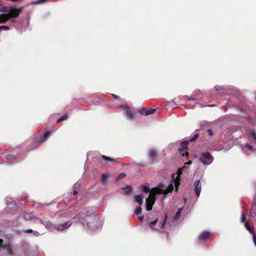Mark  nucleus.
<instances>
[{
	"label": "nucleus",
	"mask_w": 256,
	"mask_h": 256,
	"mask_svg": "<svg viewBox=\"0 0 256 256\" xmlns=\"http://www.w3.org/2000/svg\"><path fill=\"white\" fill-rule=\"evenodd\" d=\"M192 163L190 160L184 164V166L178 170L176 174H172V182L168 185V186L164 185L163 184H160L158 187L152 188L150 190L148 186H142V190L146 193L150 192L149 196L146 199V208L147 210H150L152 209L153 204L155 202V196L158 194H163L164 198H166V194L168 192H172L174 187L176 188V190L177 191L178 186L180 184V176L183 172H186L189 166Z\"/></svg>",
	"instance_id": "f257e3e1"
},
{
	"label": "nucleus",
	"mask_w": 256,
	"mask_h": 256,
	"mask_svg": "<svg viewBox=\"0 0 256 256\" xmlns=\"http://www.w3.org/2000/svg\"><path fill=\"white\" fill-rule=\"evenodd\" d=\"M77 222H80L86 230L94 232L102 226V221L98 217L94 210L86 208L74 217Z\"/></svg>",
	"instance_id": "f03ea898"
},
{
	"label": "nucleus",
	"mask_w": 256,
	"mask_h": 256,
	"mask_svg": "<svg viewBox=\"0 0 256 256\" xmlns=\"http://www.w3.org/2000/svg\"><path fill=\"white\" fill-rule=\"evenodd\" d=\"M22 11V8L12 9L8 14H0V24H4L12 18H16Z\"/></svg>",
	"instance_id": "7ed1b4c3"
},
{
	"label": "nucleus",
	"mask_w": 256,
	"mask_h": 256,
	"mask_svg": "<svg viewBox=\"0 0 256 256\" xmlns=\"http://www.w3.org/2000/svg\"><path fill=\"white\" fill-rule=\"evenodd\" d=\"M166 219L167 214H166L164 220L160 221L158 225H156L158 219L156 218L154 220L150 222L148 224V226L151 229L156 231H159L164 228Z\"/></svg>",
	"instance_id": "20e7f679"
},
{
	"label": "nucleus",
	"mask_w": 256,
	"mask_h": 256,
	"mask_svg": "<svg viewBox=\"0 0 256 256\" xmlns=\"http://www.w3.org/2000/svg\"><path fill=\"white\" fill-rule=\"evenodd\" d=\"M94 160L97 166L102 167L104 166L106 162H112V158L104 155L99 154L94 158Z\"/></svg>",
	"instance_id": "39448f33"
},
{
	"label": "nucleus",
	"mask_w": 256,
	"mask_h": 256,
	"mask_svg": "<svg viewBox=\"0 0 256 256\" xmlns=\"http://www.w3.org/2000/svg\"><path fill=\"white\" fill-rule=\"evenodd\" d=\"M214 157L208 152H202L198 158V160L204 165H209L214 161Z\"/></svg>",
	"instance_id": "423d86ee"
},
{
	"label": "nucleus",
	"mask_w": 256,
	"mask_h": 256,
	"mask_svg": "<svg viewBox=\"0 0 256 256\" xmlns=\"http://www.w3.org/2000/svg\"><path fill=\"white\" fill-rule=\"evenodd\" d=\"M119 108H122L124 110V116L128 120H134L135 118L134 115L132 112L130 110L127 104H120L118 106Z\"/></svg>",
	"instance_id": "0eeeda50"
},
{
	"label": "nucleus",
	"mask_w": 256,
	"mask_h": 256,
	"mask_svg": "<svg viewBox=\"0 0 256 256\" xmlns=\"http://www.w3.org/2000/svg\"><path fill=\"white\" fill-rule=\"evenodd\" d=\"M241 222H245L244 226L246 229L251 234H252V238L254 245L256 246V236L255 234L254 230L251 228L247 222H246V217L244 213L242 214Z\"/></svg>",
	"instance_id": "6e6552de"
},
{
	"label": "nucleus",
	"mask_w": 256,
	"mask_h": 256,
	"mask_svg": "<svg viewBox=\"0 0 256 256\" xmlns=\"http://www.w3.org/2000/svg\"><path fill=\"white\" fill-rule=\"evenodd\" d=\"M51 134L52 132H50L46 131L43 135L36 137L34 142L38 144L44 142L48 139Z\"/></svg>",
	"instance_id": "1a4fd4ad"
},
{
	"label": "nucleus",
	"mask_w": 256,
	"mask_h": 256,
	"mask_svg": "<svg viewBox=\"0 0 256 256\" xmlns=\"http://www.w3.org/2000/svg\"><path fill=\"white\" fill-rule=\"evenodd\" d=\"M188 141H184L180 144V148H179L178 151L182 156H186L188 157V153L186 151L188 150Z\"/></svg>",
	"instance_id": "9d476101"
},
{
	"label": "nucleus",
	"mask_w": 256,
	"mask_h": 256,
	"mask_svg": "<svg viewBox=\"0 0 256 256\" xmlns=\"http://www.w3.org/2000/svg\"><path fill=\"white\" fill-rule=\"evenodd\" d=\"M193 186L196 196L198 198L200 196L202 190V186L199 180H196L194 182Z\"/></svg>",
	"instance_id": "9b49d317"
},
{
	"label": "nucleus",
	"mask_w": 256,
	"mask_h": 256,
	"mask_svg": "<svg viewBox=\"0 0 256 256\" xmlns=\"http://www.w3.org/2000/svg\"><path fill=\"white\" fill-rule=\"evenodd\" d=\"M72 224L70 221L66 222L62 224H58L56 225L55 229L58 231H62L70 228Z\"/></svg>",
	"instance_id": "f8f14e48"
},
{
	"label": "nucleus",
	"mask_w": 256,
	"mask_h": 256,
	"mask_svg": "<svg viewBox=\"0 0 256 256\" xmlns=\"http://www.w3.org/2000/svg\"><path fill=\"white\" fill-rule=\"evenodd\" d=\"M109 178L110 176L107 172L104 173L102 174L100 182L102 186L104 187H106L108 185Z\"/></svg>",
	"instance_id": "ddd939ff"
},
{
	"label": "nucleus",
	"mask_w": 256,
	"mask_h": 256,
	"mask_svg": "<svg viewBox=\"0 0 256 256\" xmlns=\"http://www.w3.org/2000/svg\"><path fill=\"white\" fill-rule=\"evenodd\" d=\"M40 222L44 224L47 229L53 230L55 229L56 224H53L50 220H40Z\"/></svg>",
	"instance_id": "4468645a"
},
{
	"label": "nucleus",
	"mask_w": 256,
	"mask_h": 256,
	"mask_svg": "<svg viewBox=\"0 0 256 256\" xmlns=\"http://www.w3.org/2000/svg\"><path fill=\"white\" fill-rule=\"evenodd\" d=\"M210 236V232L208 231H204L200 233L198 236V238L200 240H206Z\"/></svg>",
	"instance_id": "2eb2a0df"
},
{
	"label": "nucleus",
	"mask_w": 256,
	"mask_h": 256,
	"mask_svg": "<svg viewBox=\"0 0 256 256\" xmlns=\"http://www.w3.org/2000/svg\"><path fill=\"white\" fill-rule=\"evenodd\" d=\"M155 111V109L151 108L148 110H147L146 108H143L142 110L140 111V112L142 115L148 116L154 114Z\"/></svg>",
	"instance_id": "dca6fc26"
},
{
	"label": "nucleus",
	"mask_w": 256,
	"mask_h": 256,
	"mask_svg": "<svg viewBox=\"0 0 256 256\" xmlns=\"http://www.w3.org/2000/svg\"><path fill=\"white\" fill-rule=\"evenodd\" d=\"M178 98L180 100H184L185 102H187L188 100L196 101L198 100L197 98H193L192 96H178Z\"/></svg>",
	"instance_id": "f3484780"
},
{
	"label": "nucleus",
	"mask_w": 256,
	"mask_h": 256,
	"mask_svg": "<svg viewBox=\"0 0 256 256\" xmlns=\"http://www.w3.org/2000/svg\"><path fill=\"white\" fill-rule=\"evenodd\" d=\"M148 156L154 160L158 158V156L156 151L155 150H151L148 152Z\"/></svg>",
	"instance_id": "a211bd4d"
},
{
	"label": "nucleus",
	"mask_w": 256,
	"mask_h": 256,
	"mask_svg": "<svg viewBox=\"0 0 256 256\" xmlns=\"http://www.w3.org/2000/svg\"><path fill=\"white\" fill-rule=\"evenodd\" d=\"M144 199V196L142 194L137 195L135 196V201L139 204V206H141Z\"/></svg>",
	"instance_id": "6ab92c4d"
},
{
	"label": "nucleus",
	"mask_w": 256,
	"mask_h": 256,
	"mask_svg": "<svg viewBox=\"0 0 256 256\" xmlns=\"http://www.w3.org/2000/svg\"><path fill=\"white\" fill-rule=\"evenodd\" d=\"M14 7H6L4 6L0 8V12H5L4 14H8V12L11 11L12 9H18Z\"/></svg>",
	"instance_id": "aec40b11"
},
{
	"label": "nucleus",
	"mask_w": 256,
	"mask_h": 256,
	"mask_svg": "<svg viewBox=\"0 0 256 256\" xmlns=\"http://www.w3.org/2000/svg\"><path fill=\"white\" fill-rule=\"evenodd\" d=\"M122 190L125 195H128L132 192V188L130 186H127L125 188H123Z\"/></svg>",
	"instance_id": "412c9836"
},
{
	"label": "nucleus",
	"mask_w": 256,
	"mask_h": 256,
	"mask_svg": "<svg viewBox=\"0 0 256 256\" xmlns=\"http://www.w3.org/2000/svg\"><path fill=\"white\" fill-rule=\"evenodd\" d=\"M22 217L27 220H32L33 218V215L31 213L24 212L22 214Z\"/></svg>",
	"instance_id": "4be33fe9"
},
{
	"label": "nucleus",
	"mask_w": 256,
	"mask_h": 256,
	"mask_svg": "<svg viewBox=\"0 0 256 256\" xmlns=\"http://www.w3.org/2000/svg\"><path fill=\"white\" fill-rule=\"evenodd\" d=\"M242 148L243 151H244V149H246V148L248 149V150H250V152H252L253 150V148H252V146L248 144H244V146H242Z\"/></svg>",
	"instance_id": "5701e85b"
},
{
	"label": "nucleus",
	"mask_w": 256,
	"mask_h": 256,
	"mask_svg": "<svg viewBox=\"0 0 256 256\" xmlns=\"http://www.w3.org/2000/svg\"><path fill=\"white\" fill-rule=\"evenodd\" d=\"M182 208H179L174 216V220H178L179 218V216L181 214V212Z\"/></svg>",
	"instance_id": "b1692460"
},
{
	"label": "nucleus",
	"mask_w": 256,
	"mask_h": 256,
	"mask_svg": "<svg viewBox=\"0 0 256 256\" xmlns=\"http://www.w3.org/2000/svg\"><path fill=\"white\" fill-rule=\"evenodd\" d=\"M142 211V208L140 206H139L134 210V214L136 216H138L141 214Z\"/></svg>",
	"instance_id": "393cba45"
},
{
	"label": "nucleus",
	"mask_w": 256,
	"mask_h": 256,
	"mask_svg": "<svg viewBox=\"0 0 256 256\" xmlns=\"http://www.w3.org/2000/svg\"><path fill=\"white\" fill-rule=\"evenodd\" d=\"M4 248L8 250L10 254H12V247L11 245H5Z\"/></svg>",
	"instance_id": "a878e982"
},
{
	"label": "nucleus",
	"mask_w": 256,
	"mask_h": 256,
	"mask_svg": "<svg viewBox=\"0 0 256 256\" xmlns=\"http://www.w3.org/2000/svg\"><path fill=\"white\" fill-rule=\"evenodd\" d=\"M48 0H38L37 1L32 2H31V4H38L46 2H48Z\"/></svg>",
	"instance_id": "bb28decb"
},
{
	"label": "nucleus",
	"mask_w": 256,
	"mask_h": 256,
	"mask_svg": "<svg viewBox=\"0 0 256 256\" xmlns=\"http://www.w3.org/2000/svg\"><path fill=\"white\" fill-rule=\"evenodd\" d=\"M68 118V115L67 114H64L59 119H58L57 120V123H58V122H60L64 121V120H67Z\"/></svg>",
	"instance_id": "cd10ccee"
},
{
	"label": "nucleus",
	"mask_w": 256,
	"mask_h": 256,
	"mask_svg": "<svg viewBox=\"0 0 256 256\" xmlns=\"http://www.w3.org/2000/svg\"><path fill=\"white\" fill-rule=\"evenodd\" d=\"M14 156L13 154H8L6 156V158L7 160L12 162V161L14 159Z\"/></svg>",
	"instance_id": "c85d7f7f"
},
{
	"label": "nucleus",
	"mask_w": 256,
	"mask_h": 256,
	"mask_svg": "<svg viewBox=\"0 0 256 256\" xmlns=\"http://www.w3.org/2000/svg\"><path fill=\"white\" fill-rule=\"evenodd\" d=\"M199 135L198 134H196L192 138H191L189 140H188V142L190 141L191 142H194V140H196L198 137Z\"/></svg>",
	"instance_id": "c756f323"
},
{
	"label": "nucleus",
	"mask_w": 256,
	"mask_h": 256,
	"mask_svg": "<svg viewBox=\"0 0 256 256\" xmlns=\"http://www.w3.org/2000/svg\"><path fill=\"white\" fill-rule=\"evenodd\" d=\"M10 29L8 26H0V32L2 30H8Z\"/></svg>",
	"instance_id": "7c9ffc66"
},
{
	"label": "nucleus",
	"mask_w": 256,
	"mask_h": 256,
	"mask_svg": "<svg viewBox=\"0 0 256 256\" xmlns=\"http://www.w3.org/2000/svg\"><path fill=\"white\" fill-rule=\"evenodd\" d=\"M81 184H82L81 182H80V181L77 182L74 184V188H76L80 187V186H81Z\"/></svg>",
	"instance_id": "2f4dec72"
},
{
	"label": "nucleus",
	"mask_w": 256,
	"mask_h": 256,
	"mask_svg": "<svg viewBox=\"0 0 256 256\" xmlns=\"http://www.w3.org/2000/svg\"><path fill=\"white\" fill-rule=\"evenodd\" d=\"M24 232L25 233H32L34 230L31 228H28L27 230H24Z\"/></svg>",
	"instance_id": "473e14b6"
},
{
	"label": "nucleus",
	"mask_w": 256,
	"mask_h": 256,
	"mask_svg": "<svg viewBox=\"0 0 256 256\" xmlns=\"http://www.w3.org/2000/svg\"><path fill=\"white\" fill-rule=\"evenodd\" d=\"M222 88L220 86H214V90L217 92L220 91Z\"/></svg>",
	"instance_id": "72a5a7b5"
},
{
	"label": "nucleus",
	"mask_w": 256,
	"mask_h": 256,
	"mask_svg": "<svg viewBox=\"0 0 256 256\" xmlns=\"http://www.w3.org/2000/svg\"><path fill=\"white\" fill-rule=\"evenodd\" d=\"M125 176H126V174L124 173H122V174H120L117 178V180L120 178H124Z\"/></svg>",
	"instance_id": "f704fd0d"
},
{
	"label": "nucleus",
	"mask_w": 256,
	"mask_h": 256,
	"mask_svg": "<svg viewBox=\"0 0 256 256\" xmlns=\"http://www.w3.org/2000/svg\"><path fill=\"white\" fill-rule=\"evenodd\" d=\"M207 132H208V134L210 136H212L213 135V132H212V130L210 129H208L207 130Z\"/></svg>",
	"instance_id": "c9c22d12"
},
{
	"label": "nucleus",
	"mask_w": 256,
	"mask_h": 256,
	"mask_svg": "<svg viewBox=\"0 0 256 256\" xmlns=\"http://www.w3.org/2000/svg\"><path fill=\"white\" fill-rule=\"evenodd\" d=\"M32 233H33L34 236H38L40 235V232L37 231H34V232Z\"/></svg>",
	"instance_id": "e433bc0d"
},
{
	"label": "nucleus",
	"mask_w": 256,
	"mask_h": 256,
	"mask_svg": "<svg viewBox=\"0 0 256 256\" xmlns=\"http://www.w3.org/2000/svg\"><path fill=\"white\" fill-rule=\"evenodd\" d=\"M251 135L252 136V137L254 138L255 140L256 141V134L254 132V131H252L251 132Z\"/></svg>",
	"instance_id": "4c0bfd02"
},
{
	"label": "nucleus",
	"mask_w": 256,
	"mask_h": 256,
	"mask_svg": "<svg viewBox=\"0 0 256 256\" xmlns=\"http://www.w3.org/2000/svg\"><path fill=\"white\" fill-rule=\"evenodd\" d=\"M138 216V218L140 220V221H142L144 218V216Z\"/></svg>",
	"instance_id": "58836bf2"
},
{
	"label": "nucleus",
	"mask_w": 256,
	"mask_h": 256,
	"mask_svg": "<svg viewBox=\"0 0 256 256\" xmlns=\"http://www.w3.org/2000/svg\"><path fill=\"white\" fill-rule=\"evenodd\" d=\"M3 240L2 239H0V248H2L4 245L2 244Z\"/></svg>",
	"instance_id": "ea45409f"
},
{
	"label": "nucleus",
	"mask_w": 256,
	"mask_h": 256,
	"mask_svg": "<svg viewBox=\"0 0 256 256\" xmlns=\"http://www.w3.org/2000/svg\"><path fill=\"white\" fill-rule=\"evenodd\" d=\"M254 210V206H252L251 210H250V214H252L253 210Z\"/></svg>",
	"instance_id": "a19ab883"
},
{
	"label": "nucleus",
	"mask_w": 256,
	"mask_h": 256,
	"mask_svg": "<svg viewBox=\"0 0 256 256\" xmlns=\"http://www.w3.org/2000/svg\"><path fill=\"white\" fill-rule=\"evenodd\" d=\"M10 20H11V22L12 23L15 22L16 21V20L15 18H11Z\"/></svg>",
	"instance_id": "79ce46f5"
},
{
	"label": "nucleus",
	"mask_w": 256,
	"mask_h": 256,
	"mask_svg": "<svg viewBox=\"0 0 256 256\" xmlns=\"http://www.w3.org/2000/svg\"><path fill=\"white\" fill-rule=\"evenodd\" d=\"M6 204L7 205H9L10 204H12V202H9L8 200H6Z\"/></svg>",
	"instance_id": "37998d69"
},
{
	"label": "nucleus",
	"mask_w": 256,
	"mask_h": 256,
	"mask_svg": "<svg viewBox=\"0 0 256 256\" xmlns=\"http://www.w3.org/2000/svg\"><path fill=\"white\" fill-rule=\"evenodd\" d=\"M77 194H78L77 191H76V190H74V192H73V194H74V195H76Z\"/></svg>",
	"instance_id": "c03bdc74"
},
{
	"label": "nucleus",
	"mask_w": 256,
	"mask_h": 256,
	"mask_svg": "<svg viewBox=\"0 0 256 256\" xmlns=\"http://www.w3.org/2000/svg\"><path fill=\"white\" fill-rule=\"evenodd\" d=\"M118 98V96L114 94H113V98Z\"/></svg>",
	"instance_id": "a18cd8bd"
},
{
	"label": "nucleus",
	"mask_w": 256,
	"mask_h": 256,
	"mask_svg": "<svg viewBox=\"0 0 256 256\" xmlns=\"http://www.w3.org/2000/svg\"><path fill=\"white\" fill-rule=\"evenodd\" d=\"M184 202L186 203V198H184Z\"/></svg>",
	"instance_id": "49530a36"
},
{
	"label": "nucleus",
	"mask_w": 256,
	"mask_h": 256,
	"mask_svg": "<svg viewBox=\"0 0 256 256\" xmlns=\"http://www.w3.org/2000/svg\"><path fill=\"white\" fill-rule=\"evenodd\" d=\"M113 163L115 162V160L113 159L112 160Z\"/></svg>",
	"instance_id": "de8ad7c7"
},
{
	"label": "nucleus",
	"mask_w": 256,
	"mask_h": 256,
	"mask_svg": "<svg viewBox=\"0 0 256 256\" xmlns=\"http://www.w3.org/2000/svg\"><path fill=\"white\" fill-rule=\"evenodd\" d=\"M240 112H242V110H241V109H240Z\"/></svg>",
	"instance_id": "09e8293b"
}]
</instances>
